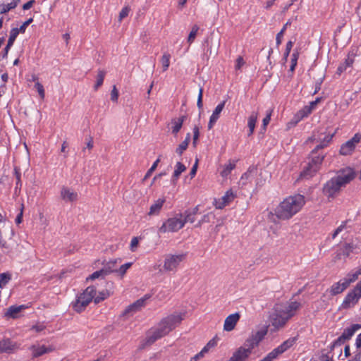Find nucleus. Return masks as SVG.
<instances>
[{
  "mask_svg": "<svg viewBox=\"0 0 361 361\" xmlns=\"http://www.w3.org/2000/svg\"><path fill=\"white\" fill-rule=\"evenodd\" d=\"M109 296V293L107 290H103L102 292H99L97 295H94V302L97 304L100 302L103 301L106 298H107Z\"/></svg>",
  "mask_w": 361,
  "mask_h": 361,
  "instance_id": "45",
  "label": "nucleus"
},
{
  "mask_svg": "<svg viewBox=\"0 0 361 361\" xmlns=\"http://www.w3.org/2000/svg\"><path fill=\"white\" fill-rule=\"evenodd\" d=\"M358 49H352L348 54L347 59L345 60L344 65L346 67H350L354 63L355 57L357 55Z\"/></svg>",
  "mask_w": 361,
  "mask_h": 361,
  "instance_id": "35",
  "label": "nucleus"
},
{
  "mask_svg": "<svg viewBox=\"0 0 361 361\" xmlns=\"http://www.w3.org/2000/svg\"><path fill=\"white\" fill-rule=\"evenodd\" d=\"M301 307V303L298 301H290L286 304H276L270 316L271 326L276 331L283 328L288 320L296 314Z\"/></svg>",
  "mask_w": 361,
  "mask_h": 361,
  "instance_id": "2",
  "label": "nucleus"
},
{
  "mask_svg": "<svg viewBox=\"0 0 361 361\" xmlns=\"http://www.w3.org/2000/svg\"><path fill=\"white\" fill-rule=\"evenodd\" d=\"M292 23V21L291 20H288L283 26L282 29L280 30L279 32L277 33L276 35V46L279 47L281 42H282V39H283V37L284 35V33L287 29V27L288 26H290Z\"/></svg>",
  "mask_w": 361,
  "mask_h": 361,
  "instance_id": "36",
  "label": "nucleus"
},
{
  "mask_svg": "<svg viewBox=\"0 0 361 361\" xmlns=\"http://www.w3.org/2000/svg\"><path fill=\"white\" fill-rule=\"evenodd\" d=\"M324 156L323 154H313L311 153V159L307 166L300 173V179H310L314 176L316 173L320 169V166L324 160Z\"/></svg>",
  "mask_w": 361,
  "mask_h": 361,
  "instance_id": "6",
  "label": "nucleus"
},
{
  "mask_svg": "<svg viewBox=\"0 0 361 361\" xmlns=\"http://www.w3.org/2000/svg\"><path fill=\"white\" fill-rule=\"evenodd\" d=\"M105 75L106 71H104V70H98L97 75V81L94 86V89L95 91H97L103 85Z\"/></svg>",
  "mask_w": 361,
  "mask_h": 361,
  "instance_id": "38",
  "label": "nucleus"
},
{
  "mask_svg": "<svg viewBox=\"0 0 361 361\" xmlns=\"http://www.w3.org/2000/svg\"><path fill=\"white\" fill-rule=\"evenodd\" d=\"M353 290L361 298V280L357 283Z\"/></svg>",
  "mask_w": 361,
  "mask_h": 361,
  "instance_id": "59",
  "label": "nucleus"
},
{
  "mask_svg": "<svg viewBox=\"0 0 361 361\" xmlns=\"http://www.w3.org/2000/svg\"><path fill=\"white\" fill-rule=\"evenodd\" d=\"M118 99V91L116 87V85L113 86L112 90L111 92V99L114 102H117Z\"/></svg>",
  "mask_w": 361,
  "mask_h": 361,
  "instance_id": "54",
  "label": "nucleus"
},
{
  "mask_svg": "<svg viewBox=\"0 0 361 361\" xmlns=\"http://www.w3.org/2000/svg\"><path fill=\"white\" fill-rule=\"evenodd\" d=\"M149 295H145L144 297L137 300L133 303L128 305L126 310H124L123 314H133L135 312L141 310L142 307H145L146 305V300L149 298Z\"/></svg>",
  "mask_w": 361,
  "mask_h": 361,
  "instance_id": "15",
  "label": "nucleus"
},
{
  "mask_svg": "<svg viewBox=\"0 0 361 361\" xmlns=\"http://www.w3.org/2000/svg\"><path fill=\"white\" fill-rule=\"evenodd\" d=\"M121 262V259L120 258L115 259H111L106 262L104 264V267L102 268V270L104 272V274L107 275L111 273H116L117 272V264L120 263Z\"/></svg>",
  "mask_w": 361,
  "mask_h": 361,
  "instance_id": "25",
  "label": "nucleus"
},
{
  "mask_svg": "<svg viewBox=\"0 0 361 361\" xmlns=\"http://www.w3.org/2000/svg\"><path fill=\"white\" fill-rule=\"evenodd\" d=\"M355 177V172L352 168L347 167L340 170L335 177L328 180L323 187V193L333 197L341 188L349 183Z\"/></svg>",
  "mask_w": 361,
  "mask_h": 361,
  "instance_id": "4",
  "label": "nucleus"
},
{
  "mask_svg": "<svg viewBox=\"0 0 361 361\" xmlns=\"http://www.w3.org/2000/svg\"><path fill=\"white\" fill-rule=\"evenodd\" d=\"M271 111H270L269 114H267V116L264 118L262 121V125L264 128H266V126L269 123L271 120Z\"/></svg>",
  "mask_w": 361,
  "mask_h": 361,
  "instance_id": "61",
  "label": "nucleus"
},
{
  "mask_svg": "<svg viewBox=\"0 0 361 361\" xmlns=\"http://www.w3.org/2000/svg\"><path fill=\"white\" fill-rule=\"evenodd\" d=\"M166 202L165 198H159L157 200L149 207V210L148 212L149 216H157L159 215L161 212V210L164 206V204Z\"/></svg>",
  "mask_w": 361,
  "mask_h": 361,
  "instance_id": "24",
  "label": "nucleus"
},
{
  "mask_svg": "<svg viewBox=\"0 0 361 361\" xmlns=\"http://www.w3.org/2000/svg\"><path fill=\"white\" fill-rule=\"evenodd\" d=\"M360 298L352 290L344 298L339 310H348L354 307L359 302Z\"/></svg>",
  "mask_w": 361,
  "mask_h": 361,
  "instance_id": "14",
  "label": "nucleus"
},
{
  "mask_svg": "<svg viewBox=\"0 0 361 361\" xmlns=\"http://www.w3.org/2000/svg\"><path fill=\"white\" fill-rule=\"evenodd\" d=\"M250 355V350H246L245 347L241 346L233 353L228 361H245Z\"/></svg>",
  "mask_w": 361,
  "mask_h": 361,
  "instance_id": "19",
  "label": "nucleus"
},
{
  "mask_svg": "<svg viewBox=\"0 0 361 361\" xmlns=\"http://www.w3.org/2000/svg\"><path fill=\"white\" fill-rule=\"evenodd\" d=\"M355 247L351 243H345L337 252L334 258L335 261L345 259L353 252Z\"/></svg>",
  "mask_w": 361,
  "mask_h": 361,
  "instance_id": "20",
  "label": "nucleus"
},
{
  "mask_svg": "<svg viewBox=\"0 0 361 361\" xmlns=\"http://www.w3.org/2000/svg\"><path fill=\"white\" fill-rule=\"evenodd\" d=\"M186 258L185 253L169 254L165 256L163 270L166 272H176L182 262Z\"/></svg>",
  "mask_w": 361,
  "mask_h": 361,
  "instance_id": "8",
  "label": "nucleus"
},
{
  "mask_svg": "<svg viewBox=\"0 0 361 361\" xmlns=\"http://www.w3.org/2000/svg\"><path fill=\"white\" fill-rule=\"evenodd\" d=\"M336 131H335L332 134H327L325 135L324 137H321V135H323V133H319V131L314 132L312 135L309 138L310 140L312 142H319V145H317L315 148L312 151L313 154H317V150L320 149H323L326 147L329 143L331 141L332 138L334 137V135L336 134Z\"/></svg>",
  "mask_w": 361,
  "mask_h": 361,
  "instance_id": "9",
  "label": "nucleus"
},
{
  "mask_svg": "<svg viewBox=\"0 0 361 361\" xmlns=\"http://www.w3.org/2000/svg\"><path fill=\"white\" fill-rule=\"evenodd\" d=\"M18 34L19 33H18V30H17V28H12L11 30L9 38H8V42H7V44H8V46H13Z\"/></svg>",
  "mask_w": 361,
  "mask_h": 361,
  "instance_id": "47",
  "label": "nucleus"
},
{
  "mask_svg": "<svg viewBox=\"0 0 361 361\" xmlns=\"http://www.w3.org/2000/svg\"><path fill=\"white\" fill-rule=\"evenodd\" d=\"M202 95H203V88L200 87L199 90V94L197 101V106L199 109H202L203 107V103H202Z\"/></svg>",
  "mask_w": 361,
  "mask_h": 361,
  "instance_id": "53",
  "label": "nucleus"
},
{
  "mask_svg": "<svg viewBox=\"0 0 361 361\" xmlns=\"http://www.w3.org/2000/svg\"><path fill=\"white\" fill-rule=\"evenodd\" d=\"M190 140V134L188 133L186 135V137L185 140L178 146V147L176 149V152L181 155L185 150L188 148V144Z\"/></svg>",
  "mask_w": 361,
  "mask_h": 361,
  "instance_id": "37",
  "label": "nucleus"
},
{
  "mask_svg": "<svg viewBox=\"0 0 361 361\" xmlns=\"http://www.w3.org/2000/svg\"><path fill=\"white\" fill-rule=\"evenodd\" d=\"M139 243L138 238L137 237H133L130 241V248L132 252L135 251Z\"/></svg>",
  "mask_w": 361,
  "mask_h": 361,
  "instance_id": "56",
  "label": "nucleus"
},
{
  "mask_svg": "<svg viewBox=\"0 0 361 361\" xmlns=\"http://www.w3.org/2000/svg\"><path fill=\"white\" fill-rule=\"evenodd\" d=\"M198 212V207H195L192 210H185L182 214V221L184 222V225L187 222L193 223L195 221V216Z\"/></svg>",
  "mask_w": 361,
  "mask_h": 361,
  "instance_id": "27",
  "label": "nucleus"
},
{
  "mask_svg": "<svg viewBox=\"0 0 361 361\" xmlns=\"http://www.w3.org/2000/svg\"><path fill=\"white\" fill-rule=\"evenodd\" d=\"M193 145L195 147L196 146V144H197V141L199 138V136H200V129H199V127L195 126L193 129Z\"/></svg>",
  "mask_w": 361,
  "mask_h": 361,
  "instance_id": "55",
  "label": "nucleus"
},
{
  "mask_svg": "<svg viewBox=\"0 0 361 361\" xmlns=\"http://www.w3.org/2000/svg\"><path fill=\"white\" fill-rule=\"evenodd\" d=\"M312 112V111L311 110V107L305 106L302 109L299 110L294 116V120L295 123H298L303 118L307 117L309 115L311 114Z\"/></svg>",
  "mask_w": 361,
  "mask_h": 361,
  "instance_id": "31",
  "label": "nucleus"
},
{
  "mask_svg": "<svg viewBox=\"0 0 361 361\" xmlns=\"http://www.w3.org/2000/svg\"><path fill=\"white\" fill-rule=\"evenodd\" d=\"M96 294V288L94 286L87 287L83 293L80 294L74 301L71 302V307L78 313L83 312L87 306L92 302Z\"/></svg>",
  "mask_w": 361,
  "mask_h": 361,
  "instance_id": "5",
  "label": "nucleus"
},
{
  "mask_svg": "<svg viewBox=\"0 0 361 361\" xmlns=\"http://www.w3.org/2000/svg\"><path fill=\"white\" fill-rule=\"evenodd\" d=\"M245 61L242 56H238L235 61V68L236 70H239L241 68V67L244 65Z\"/></svg>",
  "mask_w": 361,
  "mask_h": 361,
  "instance_id": "57",
  "label": "nucleus"
},
{
  "mask_svg": "<svg viewBox=\"0 0 361 361\" xmlns=\"http://www.w3.org/2000/svg\"><path fill=\"white\" fill-rule=\"evenodd\" d=\"M160 161V159H157L152 164V166L150 167V169L147 171V172L146 173L144 178H143V180H145L147 178H148L151 174L152 173V172L156 169V168L158 166V164L159 163Z\"/></svg>",
  "mask_w": 361,
  "mask_h": 361,
  "instance_id": "50",
  "label": "nucleus"
},
{
  "mask_svg": "<svg viewBox=\"0 0 361 361\" xmlns=\"http://www.w3.org/2000/svg\"><path fill=\"white\" fill-rule=\"evenodd\" d=\"M235 197L236 195L235 194L233 193L232 190H228L221 198L214 199L213 204L216 209H222L226 206L231 203L234 200Z\"/></svg>",
  "mask_w": 361,
  "mask_h": 361,
  "instance_id": "11",
  "label": "nucleus"
},
{
  "mask_svg": "<svg viewBox=\"0 0 361 361\" xmlns=\"http://www.w3.org/2000/svg\"><path fill=\"white\" fill-rule=\"evenodd\" d=\"M61 197L65 201L73 202L78 200V193L73 190L63 187L61 190Z\"/></svg>",
  "mask_w": 361,
  "mask_h": 361,
  "instance_id": "26",
  "label": "nucleus"
},
{
  "mask_svg": "<svg viewBox=\"0 0 361 361\" xmlns=\"http://www.w3.org/2000/svg\"><path fill=\"white\" fill-rule=\"evenodd\" d=\"M264 335V334L257 331L255 334L247 338L245 341V345L247 346L245 349L250 350V353H252V350L258 345L259 343L262 340Z\"/></svg>",
  "mask_w": 361,
  "mask_h": 361,
  "instance_id": "21",
  "label": "nucleus"
},
{
  "mask_svg": "<svg viewBox=\"0 0 361 361\" xmlns=\"http://www.w3.org/2000/svg\"><path fill=\"white\" fill-rule=\"evenodd\" d=\"M355 345L357 350L361 349V333L357 336L356 339H355Z\"/></svg>",
  "mask_w": 361,
  "mask_h": 361,
  "instance_id": "63",
  "label": "nucleus"
},
{
  "mask_svg": "<svg viewBox=\"0 0 361 361\" xmlns=\"http://www.w3.org/2000/svg\"><path fill=\"white\" fill-rule=\"evenodd\" d=\"M104 271L102 269L100 270H98V271H94V273H92L91 275L89 276L88 278H87V280H94L96 279H98L99 277L100 276H104Z\"/></svg>",
  "mask_w": 361,
  "mask_h": 361,
  "instance_id": "52",
  "label": "nucleus"
},
{
  "mask_svg": "<svg viewBox=\"0 0 361 361\" xmlns=\"http://www.w3.org/2000/svg\"><path fill=\"white\" fill-rule=\"evenodd\" d=\"M320 361H334L333 355H330V353L322 354L320 358Z\"/></svg>",
  "mask_w": 361,
  "mask_h": 361,
  "instance_id": "58",
  "label": "nucleus"
},
{
  "mask_svg": "<svg viewBox=\"0 0 361 361\" xmlns=\"http://www.w3.org/2000/svg\"><path fill=\"white\" fill-rule=\"evenodd\" d=\"M296 342V338H289L286 341H283L280 345L277 348L272 350L270 353H269L271 356L274 359H277L278 357L283 354L284 352L290 348Z\"/></svg>",
  "mask_w": 361,
  "mask_h": 361,
  "instance_id": "12",
  "label": "nucleus"
},
{
  "mask_svg": "<svg viewBox=\"0 0 361 361\" xmlns=\"http://www.w3.org/2000/svg\"><path fill=\"white\" fill-rule=\"evenodd\" d=\"M171 54L164 53L161 58V63L162 65L163 71H166L170 66Z\"/></svg>",
  "mask_w": 361,
  "mask_h": 361,
  "instance_id": "41",
  "label": "nucleus"
},
{
  "mask_svg": "<svg viewBox=\"0 0 361 361\" xmlns=\"http://www.w3.org/2000/svg\"><path fill=\"white\" fill-rule=\"evenodd\" d=\"M133 265V262H127L123 265H121L118 269L116 274L123 277L128 269H130Z\"/></svg>",
  "mask_w": 361,
  "mask_h": 361,
  "instance_id": "43",
  "label": "nucleus"
},
{
  "mask_svg": "<svg viewBox=\"0 0 361 361\" xmlns=\"http://www.w3.org/2000/svg\"><path fill=\"white\" fill-rule=\"evenodd\" d=\"M13 8H15V4L13 5L11 2L8 4H0V14L6 13Z\"/></svg>",
  "mask_w": 361,
  "mask_h": 361,
  "instance_id": "46",
  "label": "nucleus"
},
{
  "mask_svg": "<svg viewBox=\"0 0 361 361\" xmlns=\"http://www.w3.org/2000/svg\"><path fill=\"white\" fill-rule=\"evenodd\" d=\"M350 220H347L345 221H343L341 224L335 230V231L332 234V238L334 239L339 233H341L343 231H348V227H350V226H348V224L350 223Z\"/></svg>",
  "mask_w": 361,
  "mask_h": 361,
  "instance_id": "40",
  "label": "nucleus"
},
{
  "mask_svg": "<svg viewBox=\"0 0 361 361\" xmlns=\"http://www.w3.org/2000/svg\"><path fill=\"white\" fill-rule=\"evenodd\" d=\"M184 227V222L182 221V213L176 214L174 216L166 219L159 227L160 233L177 232Z\"/></svg>",
  "mask_w": 361,
  "mask_h": 361,
  "instance_id": "7",
  "label": "nucleus"
},
{
  "mask_svg": "<svg viewBox=\"0 0 361 361\" xmlns=\"http://www.w3.org/2000/svg\"><path fill=\"white\" fill-rule=\"evenodd\" d=\"M23 309H25L24 305H12L8 308L5 316L8 318L16 319L19 317L20 312Z\"/></svg>",
  "mask_w": 361,
  "mask_h": 361,
  "instance_id": "28",
  "label": "nucleus"
},
{
  "mask_svg": "<svg viewBox=\"0 0 361 361\" xmlns=\"http://www.w3.org/2000/svg\"><path fill=\"white\" fill-rule=\"evenodd\" d=\"M185 116H182L178 118H174L171 121V124H172L171 129H172V133L173 135H176L180 131V130L181 129V128L183 126V123L185 121Z\"/></svg>",
  "mask_w": 361,
  "mask_h": 361,
  "instance_id": "34",
  "label": "nucleus"
},
{
  "mask_svg": "<svg viewBox=\"0 0 361 361\" xmlns=\"http://www.w3.org/2000/svg\"><path fill=\"white\" fill-rule=\"evenodd\" d=\"M35 87L36 88L41 99H44L45 97V92L43 85L39 82H37L35 84Z\"/></svg>",
  "mask_w": 361,
  "mask_h": 361,
  "instance_id": "49",
  "label": "nucleus"
},
{
  "mask_svg": "<svg viewBox=\"0 0 361 361\" xmlns=\"http://www.w3.org/2000/svg\"><path fill=\"white\" fill-rule=\"evenodd\" d=\"M18 348L19 345L17 344V343L12 341L10 338L0 340V354H11Z\"/></svg>",
  "mask_w": 361,
  "mask_h": 361,
  "instance_id": "16",
  "label": "nucleus"
},
{
  "mask_svg": "<svg viewBox=\"0 0 361 361\" xmlns=\"http://www.w3.org/2000/svg\"><path fill=\"white\" fill-rule=\"evenodd\" d=\"M258 114L257 112L252 111L247 119V126L249 128L248 136H251L255 128L256 123L257 121Z\"/></svg>",
  "mask_w": 361,
  "mask_h": 361,
  "instance_id": "30",
  "label": "nucleus"
},
{
  "mask_svg": "<svg viewBox=\"0 0 361 361\" xmlns=\"http://www.w3.org/2000/svg\"><path fill=\"white\" fill-rule=\"evenodd\" d=\"M240 318L239 313L235 312L228 315L224 321V330L226 331H231L233 330Z\"/></svg>",
  "mask_w": 361,
  "mask_h": 361,
  "instance_id": "18",
  "label": "nucleus"
},
{
  "mask_svg": "<svg viewBox=\"0 0 361 361\" xmlns=\"http://www.w3.org/2000/svg\"><path fill=\"white\" fill-rule=\"evenodd\" d=\"M198 30H199V27L197 25H195L192 26L191 31L189 33V35L188 37V42L189 43V44H191L194 42V40L197 36Z\"/></svg>",
  "mask_w": 361,
  "mask_h": 361,
  "instance_id": "44",
  "label": "nucleus"
},
{
  "mask_svg": "<svg viewBox=\"0 0 361 361\" xmlns=\"http://www.w3.org/2000/svg\"><path fill=\"white\" fill-rule=\"evenodd\" d=\"M185 317V312H175L163 318L155 329H150L147 334L146 343L152 344L166 336L179 326Z\"/></svg>",
  "mask_w": 361,
  "mask_h": 361,
  "instance_id": "1",
  "label": "nucleus"
},
{
  "mask_svg": "<svg viewBox=\"0 0 361 361\" xmlns=\"http://www.w3.org/2000/svg\"><path fill=\"white\" fill-rule=\"evenodd\" d=\"M349 284L344 278L341 279L336 283H334L329 289V292L331 295H336L343 293L348 287Z\"/></svg>",
  "mask_w": 361,
  "mask_h": 361,
  "instance_id": "22",
  "label": "nucleus"
},
{
  "mask_svg": "<svg viewBox=\"0 0 361 361\" xmlns=\"http://www.w3.org/2000/svg\"><path fill=\"white\" fill-rule=\"evenodd\" d=\"M346 341L345 338H342V335H341L338 338L334 340L333 342L334 343V345L336 346H341L342 344L344 343V342Z\"/></svg>",
  "mask_w": 361,
  "mask_h": 361,
  "instance_id": "60",
  "label": "nucleus"
},
{
  "mask_svg": "<svg viewBox=\"0 0 361 361\" xmlns=\"http://www.w3.org/2000/svg\"><path fill=\"white\" fill-rule=\"evenodd\" d=\"M300 54V49L296 48L294 49V51L291 55V59L298 60Z\"/></svg>",
  "mask_w": 361,
  "mask_h": 361,
  "instance_id": "64",
  "label": "nucleus"
},
{
  "mask_svg": "<svg viewBox=\"0 0 361 361\" xmlns=\"http://www.w3.org/2000/svg\"><path fill=\"white\" fill-rule=\"evenodd\" d=\"M359 276H360V274H358L355 269L349 272L344 279L347 280L348 283L350 285L351 283L355 282L358 279Z\"/></svg>",
  "mask_w": 361,
  "mask_h": 361,
  "instance_id": "42",
  "label": "nucleus"
},
{
  "mask_svg": "<svg viewBox=\"0 0 361 361\" xmlns=\"http://www.w3.org/2000/svg\"><path fill=\"white\" fill-rule=\"evenodd\" d=\"M293 44H294V42L293 41H291V40H289L286 43V50H285V52L283 54V58H284L285 60H287V58H288V56L290 54V51L292 49Z\"/></svg>",
  "mask_w": 361,
  "mask_h": 361,
  "instance_id": "51",
  "label": "nucleus"
},
{
  "mask_svg": "<svg viewBox=\"0 0 361 361\" xmlns=\"http://www.w3.org/2000/svg\"><path fill=\"white\" fill-rule=\"evenodd\" d=\"M186 170V167L183 164L178 161L176 163L175 166V170L173 173L172 177H171V182L173 183H176V182L179 178L180 174L184 172Z\"/></svg>",
  "mask_w": 361,
  "mask_h": 361,
  "instance_id": "32",
  "label": "nucleus"
},
{
  "mask_svg": "<svg viewBox=\"0 0 361 361\" xmlns=\"http://www.w3.org/2000/svg\"><path fill=\"white\" fill-rule=\"evenodd\" d=\"M130 7L129 6H124L119 13L118 22L121 23L125 18H126L130 11Z\"/></svg>",
  "mask_w": 361,
  "mask_h": 361,
  "instance_id": "48",
  "label": "nucleus"
},
{
  "mask_svg": "<svg viewBox=\"0 0 361 361\" xmlns=\"http://www.w3.org/2000/svg\"><path fill=\"white\" fill-rule=\"evenodd\" d=\"M361 141V134L355 133L354 136L343 145H341L339 153L347 156L351 154L355 149L357 145Z\"/></svg>",
  "mask_w": 361,
  "mask_h": 361,
  "instance_id": "10",
  "label": "nucleus"
},
{
  "mask_svg": "<svg viewBox=\"0 0 361 361\" xmlns=\"http://www.w3.org/2000/svg\"><path fill=\"white\" fill-rule=\"evenodd\" d=\"M226 101L224 100L221 102H220L214 109V110L212 112V114L211 115L209 118V121L208 123V129L211 130L214 124L216 123L218 119L220 117L221 113L222 112L223 109H224L225 104Z\"/></svg>",
  "mask_w": 361,
  "mask_h": 361,
  "instance_id": "17",
  "label": "nucleus"
},
{
  "mask_svg": "<svg viewBox=\"0 0 361 361\" xmlns=\"http://www.w3.org/2000/svg\"><path fill=\"white\" fill-rule=\"evenodd\" d=\"M11 280V274L8 272L0 274V288H4Z\"/></svg>",
  "mask_w": 361,
  "mask_h": 361,
  "instance_id": "39",
  "label": "nucleus"
},
{
  "mask_svg": "<svg viewBox=\"0 0 361 361\" xmlns=\"http://www.w3.org/2000/svg\"><path fill=\"white\" fill-rule=\"evenodd\" d=\"M257 173V169L255 167H250L248 170L245 172L240 177V184L242 187L247 185L248 183H252L253 178Z\"/></svg>",
  "mask_w": 361,
  "mask_h": 361,
  "instance_id": "23",
  "label": "nucleus"
},
{
  "mask_svg": "<svg viewBox=\"0 0 361 361\" xmlns=\"http://www.w3.org/2000/svg\"><path fill=\"white\" fill-rule=\"evenodd\" d=\"M35 3V0H30L29 1H27V3L23 4V10L30 9V8H32L33 6Z\"/></svg>",
  "mask_w": 361,
  "mask_h": 361,
  "instance_id": "62",
  "label": "nucleus"
},
{
  "mask_svg": "<svg viewBox=\"0 0 361 361\" xmlns=\"http://www.w3.org/2000/svg\"><path fill=\"white\" fill-rule=\"evenodd\" d=\"M305 204L302 195L295 194L285 198L274 209V215L279 220H288L298 213Z\"/></svg>",
  "mask_w": 361,
  "mask_h": 361,
  "instance_id": "3",
  "label": "nucleus"
},
{
  "mask_svg": "<svg viewBox=\"0 0 361 361\" xmlns=\"http://www.w3.org/2000/svg\"><path fill=\"white\" fill-rule=\"evenodd\" d=\"M360 329H361V324H354L351 325L350 327H348L344 329L343 332L341 334L342 338H345L346 340H350L354 335V334Z\"/></svg>",
  "mask_w": 361,
  "mask_h": 361,
  "instance_id": "29",
  "label": "nucleus"
},
{
  "mask_svg": "<svg viewBox=\"0 0 361 361\" xmlns=\"http://www.w3.org/2000/svg\"><path fill=\"white\" fill-rule=\"evenodd\" d=\"M29 349L32 352V358H37L44 354L53 352L54 347L53 345H41L37 343L32 345Z\"/></svg>",
  "mask_w": 361,
  "mask_h": 361,
  "instance_id": "13",
  "label": "nucleus"
},
{
  "mask_svg": "<svg viewBox=\"0 0 361 361\" xmlns=\"http://www.w3.org/2000/svg\"><path fill=\"white\" fill-rule=\"evenodd\" d=\"M235 161L229 160L228 162L223 166V169L220 172L221 177L227 178L231 171L235 168Z\"/></svg>",
  "mask_w": 361,
  "mask_h": 361,
  "instance_id": "33",
  "label": "nucleus"
}]
</instances>
